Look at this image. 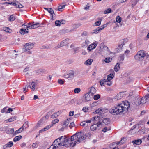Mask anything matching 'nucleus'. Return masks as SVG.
I'll list each match as a JSON object with an SVG mask.
<instances>
[{"instance_id": "f257e3e1", "label": "nucleus", "mask_w": 149, "mask_h": 149, "mask_svg": "<svg viewBox=\"0 0 149 149\" xmlns=\"http://www.w3.org/2000/svg\"><path fill=\"white\" fill-rule=\"evenodd\" d=\"M60 138L62 146L66 147L70 146L72 147H74L77 142L81 143L84 141L85 139L84 134L81 132H77L71 136L70 139L66 136H61Z\"/></svg>"}, {"instance_id": "f03ea898", "label": "nucleus", "mask_w": 149, "mask_h": 149, "mask_svg": "<svg viewBox=\"0 0 149 149\" xmlns=\"http://www.w3.org/2000/svg\"><path fill=\"white\" fill-rule=\"evenodd\" d=\"M129 107V102L126 101L113 107L109 110V112L113 115H120L126 112Z\"/></svg>"}, {"instance_id": "7ed1b4c3", "label": "nucleus", "mask_w": 149, "mask_h": 149, "mask_svg": "<svg viewBox=\"0 0 149 149\" xmlns=\"http://www.w3.org/2000/svg\"><path fill=\"white\" fill-rule=\"evenodd\" d=\"M146 55V52L144 50H141L137 52L134 58L137 61H142L144 59Z\"/></svg>"}, {"instance_id": "20e7f679", "label": "nucleus", "mask_w": 149, "mask_h": 149, "mask_svg": "<svg viewBox=\"0 0 149 149\" xmlns=\"http://www.w3.org/2000/svg\"><path fill=\"white\" fill-rule=\"evenodd\" d=\"M76 73L74 71L71 70L67 74H64L63 77L68 80H72L73 79L76 75Z\"/></svg>"}, {"instance_id": "39448f33", "label": "nucleus", "mask_w": 149, "mask_h": 149, "mask_svg": "<svg viewBox=\"0 0 149 149\" xmlns=\"http://www.w3.org/2000/svg\"><path fill=\"white\" fill-rule=\"evenodd\" d=\"M34 44L32 43H26L24 45L23 48V52H25L31 49L34 47Z\"/></svg>"}, {"instance_id": "423d86ee", "label": "nucleus", "mask_w": 149, "mask_h": 149, "mask_svg": "<svg viewBox=\"0 0 149 149\" xmlns=\"http://www.w3.org/2000/svg\"><path fill=\"white\" fill-rule=\"evenodd\" d=\"M26 26V28L29 29H35L40 26V25L39 23H37L35 24H33L32 23H29L28 25H26L24 24L22 25V26Z\"/></svg>"}, {"instance_id": "0eeeda50", "label": "nucleus", "mask_w": 149, "mask_h": 149, "mask_svg": "<svg viewBox=\"0 0 149 149\" xmlns=\"http://www.w3.org/2000/svg\"><path fill=\"white\" fill-rule=\"evenodd\" d=\"M110 122V119L109 118H106L103 119V120H100L99 121V123H100V125L104 126L105 125L108 124Z\"/></svg>"}, {"instance_id": "6e6552de", "label": "nucleus", "mask_w": 149, "mask_h": 149, "mask_svg": "<svg viewBox=\"0 0 149 149\" xmlns=\"http://www.w3.org/2000/svg\"><path fill=\"white\" fill-rule=\"evenodd\" d=\"M61 139L59 138L57 139L54 141L53 144L56 146L57 148H58L61 146H62L61 143Z\"/></svg>"}, {"instance_id": "1a4fd4ad", "label": "nucleus", "mask_w": 149, "mask_h": 149, "mask_svg": "<svg viewBox=\"0 0 149 149\" xmlns=\"http://www.w3.org/2000/svg\"><path fill=\"white\" fill-rule=\"evenodd\" d=\"M98 44V42L96 41L95 42L91 44L87 48V50L89 51L94 49L96 47Z\"/></svg>"}, {"instance_id": "9d476101", "label": "nucleus", "mask_w": 149, "mask_h": 149, "mask_svg": "<svg viewBox=\"0 0 149 149\" xmlns=\"http://www.w3.org/2000/svg\"><path fill=\"white\" fill-rule=\"evenodd\" d=\"M93 96L92 94L88 93L84 95V97L85 100L87 101H89L92 100L93 99Z\"/></svg>"}, {"instance_id": "9b49d317", "label": "nucleus", "mask_w": 149, "mask_h": 149, "mask_svg": "<svg viewBox=\"0 0 149 149\" xmlns=\"http://www.w3.org/2000/svg\"><path fill=\"white\" fill-rule=\"evenodd\" d=\"M148 101V99L146 98L145 96L142 98L141 99H140L138 100V101H139L140 102H139L138 104H144L146 103Z\"/></svg>"}, {"instance_id": "f8f14e48", "label": "nucleus", "mask_w": 149, "mask_h": 149, "mask_svg": "<svg viewBox=\"0 0 149 149\" xmlns=\"http://www.w3.org/2000/svg\"><path fill=\"white\" fill-rule=\"evenodd\" d=\"M100 123H99V121L97 122V124H95L91 126L90 129L92 131H94L96 130L98 127H101Z\"/></svg>"}, {"instance_id": "ddd939ff", "label": "nucleus", "mask_w": 149, "mask_h": 149, "mask_svg": "<svg viewBox=\"0 0 149 149\" xmlns=\"http://www.w3.org/2000/svg\"><path fill=\"white\" fill-rule=\"evenodd\" d=\"M92 120H87L82 121L80 124V125L81 126L86 127L88 126V123H90L91 122Z\"/></svg>"}, {"instance_id": "4468645a", "label": "nucleus", "mask_w": 149, "mask_h": 149, "mask_svg": "<svg viewBox=\"0 0 149 149\" xmlns=\"http://www.w3.org/2000/svg\"><path fill=\"white\" fill-rule=\"evenodd\" d=\"M100 47L102 51L106 50L108 54L112 53L111 52L108 47L106 46L102 45V46H100Z\"/></svg>"}, {"instance_id": "2eb2a0df", "label": "nucleus", "mask_w": 149, "mask_h": 149, "mask_svg": "<svg viewBox=\"0 0 149 149\" xmlns=\"http://www.w3.org/2000/svg\"><path fill=\"white\" fill-rule=\"evenodd\" d=\"M12 5L15 6V8H22L23 7V6L21 4H17L16 3L11 2L10 3V5Z\"/></svg>"}, {"instance_id": "dca6fc26", "label": "nucleus", "mask_w": 149, "mask_h": 149, "mask_svg": "<svg viewBox=\"0 0 149 149\" xmlns=\"http://www.w3.org/2000/svg\"><path fill=\"white\" fill-rule=\"evenodd\" d=\"M73 31V30H71L68 29H63L60 30V33L61 34H63L69 32H72Z\"/></svg>"}, {"instance_id": "f3484780", "label": "nucleus", "mask_w": 149, "mask_h": 149, "mask_svg": "<svg viewBox=\"0 0 149 149\" xmlns=\"http://www.w3.org/2000/svg\"><path fill=\"white\" fill-rule=\"evenodd\" d=\"M1 112L2 113H9V108L7 107H6L1 110Z\"/></svg>"}, {"instance_id": "a211bd4d", "label": "nucleus", "mask_w": 149, "mask_h": 149, "mask_svg": "<svg viewBox=\"0 0 149 149\" xmlns=\"http://www.w3.org/2000/svg\"><path fill=\"white\" fill-rule=\"evenodd\" d=\"M69 39H67L63 40L60 43L61 46L62 47L66 45H67Z\"/></svg>"}, {"instance_id": "6ab92c4d", "label": "nucleus", "mask_w": 149, "mask_h": 149, "mask_svg": "<svg viewBox=\"0 0 149 149\" xmlns=\"http://www.w3.org/2000/svg\"><path fill=\"white\" fill-rule=\"evenodd\" d=\"M61 113L59 111L55 113L51 116V117L52 118H57L60 114Z\"/></svg>"}, {"instance_id": "aec40b11", "label": "nucleus", "mask_w": 149, "mask_h": 149, "mask_svg": "<svg viewBox=\"0 0 149 149\" xmlns=\"http://www.w3.org/2000/svg\"><path fill=\"white\" fill-rule=\"evenodd\" d=\"M96 92V90L95 88L93 86H92L89 92H88L89 93L93 95Z\"/></svg>"}, {"instance_id": "412c9836", "label": "nucleus", "mask_w": 149, "mask_h": 149, "mask_svg": "<svg viewBox=\"0 0 149 149\" xmlns=\"http://www.w3.org/2000/svg\"><path fill=\"white\" fill-rule=\"evenodd\" d=\"M70 119V118H68L66 120L64 121L63 124V127H65L68 125V124L70 122L69 120Z\"/></svg>"}, {"instance_id": "4be33fe9", "label": "nucleus", "mask_w": 149, "mask_h": 149, "mask_svg": "<svg viewBox=\"0 0 149 149\" xmlns=\"http://www.w3.org/2000/svg\"><path fill=\"white\" fill-rule=\"evenodd\" d=\"M93 61V60L91 59L87 60L84 63V64L86 65H90Z\"/></svg>"}, {"instance_id": "5701e85b", "label": "nucleus", "mask_w": 149, "mask_h": 149, "mask_svg": "<svg viewBox=\"0 0 149 149\" xmlns=\"http://www.w3.org/2000/svg\"><path fill=\"white\" fill-rule=\"evenodd\" d=\"M142 142V141L141 139H138L137 140L133 141L132 143L134 144L139 145Z\"/></svg>"}, {"instance_id": "b1692460", "label": "nucleus", "mask_w": 149, "mask_h": 149, "mask_svg": "<svg viewBox=\"0 0 149 149\" xmlns=\"http://www.w3.org/2000/svg\"><path fill=\"white\" fill-rule=\"evenodd\" d=\"M101 29H100V27H98L96 29L94 30L91 31V34H97L100 31H101Z\"/></svg>"}, {"instance_id": "393cba45", "label": "nucleus", "mask_w": 149, "mask_h": 149, "mask_svg": "<svg viewBox=\"0 0 149 149\" xmlns=\"http://www.w3.org/2000/svg\"><path fill=\"white\" fill-rule=\"evenodd\" d=\"M97 19H98V21L96 22L95 23V25L96 26H99L101 24V22L102 19V18H99Z\"/></svg>"}, {"instance_id": "a878e982", "label": "nucleus", "mask_w": 149, "mask_h": 149, "mask_svg": "<svg viewBox=\"0 0 149 149\" xmlns=\"http://www.w3.org/2000/svg\"><path fill=\"white\" fill-rule=\"evenodd\" d=\"M120 64L119 63H117L115 65L114 67V70L116 72L118 71L120 68Z\"/></svg>"}, {"instance_id": "bb28decb", "label": "nucleus", "mask_w": 149, "mask_h": 149, "mask_svg": "<svg viewBox=\"0 0 149 149\" xmlns=\"http://www.w3.org/2000/svg\"><path fill=\"white\" fill-rule=\"evenodd\" d=\"M22 138V136L19 135L17 136H15L13 139L14 142H16L17 141H19Z\"/></svg>"}, {"instance_id": "cd10ccee", "label": "nucleus", "mask_w": 149, "mask_h": 149, "mask_svg": "<svg viewBox=\"0 0 149 149\" xmlns=\"http://www.w3.org/2000/svg\"><path fill=\"white\" fill-rule=\"evenodd\" d=\"M22 131L23 130H22V129H21L20 128L18 130H16L15 132L13 134V136H15L18 134L22 132Z\"/></svg>"}, {"instance_id": "c85d7f7f", "label": "nucleus", "mask_w": 149, "mask_h": 149, "mask_svg": "<svg viewBox=\"0 0 149 149\" xmlns=\"http://www.w3.org/2000/svg\"><path fill=\"white\" fill-rule=\"evenodd\" d=\"M31 86L30 85H29V87L33 90L34 91L36 87V83L34 82H32L31 84Z\"/></svg>"}, {"instance_id": "c756f323", "label": "nucleus", "mask_w": 149, "mask_h": 149, "mask_svg": "<svg viewBox=\"0 0 149 149\" xmlns=\"http://www.w3.org/2000/svg\"><path fill=\"white\" fill-rule=\"evenodd\" d=\"M16 18V16L15 14H12L10 15V21H13Z\"/></svg>"}, {"instance_id": "7c9ffc66", "label": "nucleus", "mask_w": 149, "mask_h": 149, "mask_svg": "<svg viewBox=\"0 0 149 149\" xmlns=\"http://www.w3.org/2000/svg\"><path fill=\"white\" fill-rule=\"evenodd\" d=\"M29 32V31H27L26 29H24L23 28H22L20 29V33L21 34L24 35L26 33H28Z\"/></svg>"}, {"instance_id": "2f4dec72", "label": "nucleus", "mask_w": 149, "mask_h": 149, "mask_svg": "<svg viewBox=\"0 0 149 149\" xmlns=\"http://www.w3.org/2000/svg\"><path fill=\"white\" fill-rule=\"evenodd\" d=\"M113 74H110L107 76V79L108 81L111 80L113 78Z\"/></svg>"}, {"instance_id": "473e14b6", "label": "nucleus", "mask_w": 149, "mask_h": 149, "mask_svg": "<svg viewBox=\"0 0 149 149\" xmlns=\"http://www.w3.org/2000/svg\"><path fill=\"white\" fill-rule=\"evenodd\" d=\"M48 12L51 14V15H52V16L51 17V19H53V14H55L54 13V12L52 8H49V10L48 11Z\"/></svg>"}, {"instance_id": "72a5a7b5", "label": "nucleus", "mask_w": 149, "mask_h": 149, "mask_svg": "<svg viewBox=\"0 0 149 149\" xmlns=\"http://www.w3.org/2000/svg\"><path fill=\"white\" fill-rule=\"evenodd\" d=\"M81 132H82V133L84 134V137L85 138V139L84 141H82V142H84L85 141L86 139V137H90L92 136V134L91 133H88V134H85V135H84V134H83V132L82 131H81Z\"/></svg>"}, {"instance_id": "f704fd0d", "label": "nucleus", "mask_w": 149, "mask_h": 149, "mask_svg": "<svg viewBox=\"0 0 149 149\" xmlns=\"http://www.w3.org/2000/svg\"><path fill=\"white\" fill-rule=\"evenodd\" d=\"M16 51L15 50H12L11 52V55L13 57H16V56L17 55V54L16 53Z\"/></svg>"}, {"instance_id": "c9c22d12", "label": "nucleus", "mask_w": 149, "mask_h": 149, "mask_svg": "<svg viewBox=\"0 0 149 149\" xmlns=\"http://www.w3.org/2000/svg\"><path fill=\"white\" fill-rule=\"evenodd\" d=\"M112 60L111 58L108 57L104 59V62L107 63H109Z\"/></svg>"}, {"instance_id": "e433bc0d", "label": "nucleus", "mask_w": 149, "mask_h": 149, "mask_svg": "<svg viewBox=\"0 0 149 149\" xmlns=\"http://www.w3.org/2000/svg\"><path fill=\"white\" fill-rule=\"evenodd\" d=\"M124 59V55L123 54H121L120 55L118 60L119 61H122Z\"/></svg>"}, {"instance_id": "4c0bfd02", "label": "nucleus", "mask_w": 149, "mask_h": 149, "mask_svg": "<svg viewBox=\"0 0 149 149\" xmlns=\"http://www.w3.org/2000/svg\"><path fill=\"white\" fill-rule=\"evenodd\" d=\"M111 12V10L110 8H108L104 12V14H106L107 13H109Z\"/></svg>"}, {"instance_id": "58836bf2", "label": "nucleus", "mask_w": 149, "mask_h": 149, "mask_svg": "<svg viewBox=\"0 0 149 149\" xmlns=\"http://www.w3.org/2000/svg\"><path fill=\"white\" fill-rule=\"evenodd\" d=\"M65 5H60L58 6V10L61 11L62 10H61L63 9L64 8H65Z\"/></svg>"}, {"instance_id": "ea45409f", "label": "nucleus", "mask_w": 149, "mask_h": 149, "mask_svg": "<svg viewBox=\"0 0 149 149\" xmlns=\"http://www.w3.org/2000/svg\"><path fill=\"white\" fill-rule=\"evenodd\" d=\"M36 72L39 74H41L44 72V70L42 69H39L36 70Z\"/></svg>"}, {"instance_id": "a19ab883", "label": "nucleus", "mask_w": 149, "mask_h": 149, "mask_svg": "<svg viewBox=\"0 0 149 149\" xmlns=\"http://www.w3.org/2000/svg\"><path fill=\"white\" fill-rule=\"evenodd\" d=\"M59 121L58 119L56 118L53 120L52 122V124L54 125L56 123H58Z\"/></svg>"}, {"instance_id": "79ce46f5", "label": "nucleus", "mask_w": 149, "mask_h": 149, "mask_svg": "<svg viewBox=\"0 0 149 149\" xmlns=\"http://www.w3.org/2000/svg\"><path fill=\"white\" fill-rule=\"evenodd\" d=\"M102 109H97L95 112V113H96L98 114L99 115H100L102 113Z\"/></svg>"}, {"instance_id": "37998d69", "label": "nucleus", "mask_w": 149, "mask_h": 149, "mask_svg": "<svg viewBox=\"0 0 149 149\" xmlns=\"http://www.w3.org/2000/svg\"><path fill=\"white\" fill-rule=\"evenodd\" d=\"M81 91V89L79 88H77L74 90V93H78Z\"/></svg>"}, {"instance_id": "c03bdc74", "label": "nucleus", "mask_w": 149, "mask_h": 149, "mask_svg": "<svg viewBox=\"0 0 149 149\" xmlns=\"http://www.w3.org/2000/svg\"><path fill=\"white\" fill-rule=\"evenodd\" d=\"M116 20L117 22L119 23L121 21V17L120 16H118L116 17Z\"/></svg>"}, {"instance_id": "a18cd8bd", "label": "nucleus", "mask_w": 149, "mask_h": 149, "mask_svg": "<svg viewBox=\"0 0 149 149\" xmlns=\"http://www.w3.org/2000/svg\"><path fill=\"white\" fill-rule=\"evenodd\" d=\"M106 81H107V80L106 79H103V80H100V85L102 86H103L104 85V82H106Z\"/></svg>"}, {"instance_id": "49530a36", "label": "nucleus", "mask_w": 149, "mask_h": 149, "mask_svg": "<svg viewBox=\"0 0 149 149\" xmlns=\"http://www.w3.org/2000/svg\"><path fill=\"white\" fill-rule=\"evenodd\" d=\"M131 2L132 7L134 6L137 3V1L135 0H131Z\"/></svg>"}, {"instance_id": "de8ad7c7", "label": "nucleus", "mask_w": 149, "mask_h": 149, "mask_svg": "<svg viewBox=\"0 0 149 149\" xmlns=\"http://www.w3.org/2000/svg\"><path fill=\"white\" fill-rule=\"evenodd\" d=\"M53 126L52 124L49 125H48L46 126L44 128V129H45L46 131L50 129Z\"/></svg>"}, {"instance_id": "09e8293b", "label": "nucleus", "mask_w": 149, "mask_h": 149, "mask_svg": "<svg viewBox=\"0 0 149 149\" xmlns=\"http://www.w3.org/2000/svg\"><path fill=\"white\" fill-rule=\"evenodd\" d=\"M28 123L27 122L26 123H24L23 125L21 127H20V128L21 129H22V130L24 129H26V125H28Z\"/></svg>"}, {"instance_id": "8fccbe9b", "label": "nucleus", "mask_w": 149, "mask_h": 149, "mask_svg": "<svg viewBox=\"0 0 149 149\" xmlns=\"http://www.w3.org/2000/svg\"><path fill=\"white\" fill-rule=\"evenodd\" d=\"M2 29L3 31H5L6 32H9V28L8 27H3Z\"/></svg>"}, {"instance_id": "3c124183", "label": "nucleus", "mask_w": 149, "mask_h": 149, "mask_svg": "<svg viewBox=\"0 0 149 149\" xmlns=\"http://www.w3.org/2000/svg\"><path fill=\"white\" fill-rule=\"evenodd\" d=\"M100 96L99 94H97L95 95L94 96V99L95 100H97L100 98Z\"/></svg>"}, {"instance_id": "603ef678", "label": "nucleus", "mask_w": 149, "mask_h": 149, "mask_svg": "<svg viewBox=\"0 0 149 149\" xmlns=\"http://www.w3.org/2000/svg\"><path fill=\"white\" fill-rule=\"evenodd\" d=\"M80 25H81L80 23L75 24L73 25V28H74V29H72V30H74V29L78 28L79 26H80Z\"/></svg>"}, {"instance_id": "864d4df0", "label": "nucleus", "mask_w": 149, "mask_h": 149, "mask_svg": "<svg viewBox=\"0 0 149 149\" xmlns=\"http://www.w3.org/2000/svg\"><path fill=\"white\" fill-rule=\"evenodd\" d=\"M55 24L57 26H60L61 23L60 20H56L55 22Z\"/></svg>"}, {"instance_id": "5fc2aeb1", "label": "nucleus", "mask_w": 149, "mask_h": 149, "mask_svg": "<svg viewBox=\"0 0 149 149\" xmlns=\"http://www.w3.org/2000/svg\"><path fill=\"white\" fill-rule=\"evenodd\" d=\"M29 87V86L28 85H27L25 86V87L23 88V91L24 93L26 92L27 91H25L28 90V89Z\"/></svg>"}, {"instance_id": "6e6d98bb", "label": "nucleus", "mask_w": 149, "mask_h": 149, "mask_svg": "<svg viewBox=\"0 0 149 149\" xmlns=\"http://www.w3.org/2000/svg\"><path fill=\"white\" fill-rule=\"evenodd\" d=\"M57 148L53 144L51 145L49 148L47 149H56Z\"/></svg>"}, {"instance_id": "4d7b16f0", "label": "nucleus", "mask_w": 149, "mask_h": 149, "mask_svg": "<svg viewBox=\"0 0 149 149\" xmlns=\"http://www.w3.org/2000/svg\"><path fill=\"white\" fill-rule=\"evenodd\" d=\"M106 82H107L106 84L109 86L111 85L112 84V82L111 80L108 81L107 79V81H106Z\"/></svg>"}, {"instance_id": "13d9d810", "label": "nucleus", "mask_w": 149, "mask_h": 149, "mask_svg": "<svg viewBox=\"0 0 149 149\" xmlns=\"http://www.w3.org/2000/svg\"><path fill=\"white\" fill-rule=\"evenodd\" d=\"M38 144L36 142L33 143L32 145V147L34 148H37L38 147Z\"/></svg>"}, {"instance_id": "bf43d9fd", "label": "nucleus", "mask_w": 149, "mask_h": 149, "mask_svg": "<svg viewBox=\"0 0 149 149\" xmlns=\"http://www.w3.org/2000/svg\"><path fill=\"white\" fill-rule=\"evenodd\" d=\"M16 117L15 116H13L10 118V122H12L16 120Z\"/></svg>"}, {"instance_id": "052dcab7", "label": "nucleus", "mask_w": 149, "mask_h": 149, "mask_svg": "<svg viewBox=\"0 0 149 149\" xmlns=\"http://www.w3.org/2000/svg\"><path fill=\"white\" fill-rule=\"evenodd\" d=\"M77 100V99L76 98H74L72 99L71 101L70 102L71 104H74L75 103V102H76Z\"/></svg>"}, {"instance_id": "680f3d73", "label": "nucleus", "mask_w": 149, "mask_h": 149, "mask_svg": "<svg viewBox=\"0 0 149 149\" xmlns=\"http://www.w3.org/2000/svg\"><path fill=\"white\" fill-rule=\"evenodd\" d=\"M58 83L61 85H62L64 84V81L63 80L61 79L58 80Z\"/></svg>"}, {"instance_id": "e2e57ef3", "label": "nucleus", "mask_w": 149, "mask_h": 149, "mask_svg": "<svg viewBox=\"0 0 149 149\" xmlns=\"http://www.w3.org/2000/svg\"><path fill=\"white\" fill-rule=\"evenodd\" d=\"M75 125L74 122L71 123L70 124L69 126V127L71 129Z\"/></svg>"}, {"instance_id": "0e129e2a", "label": "nucleus", "mask_w": 149, "mask_h": 149, "mask_svg": "<svg viewBox=\"0 0 149 149\" xmlns=\"http://www.w3.org/2000/svg\"><path fill=\"white\" fill-rule=\"evenodd\" d=\"M107 26V24H105L102 26H101L100 27V29H101L100 30H101L103 29L104 28L106 27Z\"/></svg>"}, {"instance_id": "69168bd1", "label": "nucleus", "mask_w": 149, "mask_h": 149, "mask_svg": "<svg viewBox=\"0 0 149 149\" xmlns=\"http://www.w3.org/2000/svg\"><path fill=\"white\" fill-rule=\"evenodd\" d=\"M9 142H8L6 145H5L3 146V148L4 149H5L7 148V147H9Z\"/></svg>"}, {"instance_id": "338daca9", "label": "nucleus", "mask_w": 149, "mask_h": 149, "mask_svg": "<svg viewBox=\"0 0 149 149\" xmlns=\"http://www.w3.org/2000/svg\"><path fill=\"white\" fill-rule=\"evenodd\" d=\"M77 104L78 105H80V104H81L82 103V101L81 100L79 99L78 100L77 99V101L76 102Z\"/></svg>"}, {"instance_id": "774afa93", "label": "nucleus", "mask_w": 149, "mask_h": 149, "mask_svg": "<svg viewBox=\"0 0 149 149\" xmlns=\"http://www.w3.org/2000/svg\"><path fill=\"white\" fill-rule=\"evenodd\" d=\"M14 129L13 128H11L10 129V134H11L13 136V134L15 132Z\"/></svg>"}]
</instances>
